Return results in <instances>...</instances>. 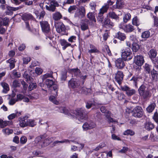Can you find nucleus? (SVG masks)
<instances>
[{"label": "nucleus", "instance_id": "obj_54", "mask_svg": "<svg viewBox=\"0 0 158 158\" xmlns=\"http://www.w3.org/2000/svg\"><path fill=\"white\" fill-rule=\"evenodd\" d=\"M103 51L106 54H108L109 56L111 55V53L109 47L108 46H106L105 48L103 49Z\"/></svg>", "mask_w": 158, "mask_h": 158}, {"label": "nucleus", "instance_id": "obj_37", "mask_svg": "<svg viewBox=\"0 0 158 158\" xmlns=\"http://www.w3.org/2000/svg\"><path fill=\"white\" fill-rule=\"evenodd\" d=\"M156 106L155 103H152L150 105L146 108V110L149 113H151L154 109Z\"/></svg>", "mask_w": 158, "mask_h": 158}, {"label": "nucleus", "instance_id": "obj_23", "mask_svg": "<svg viewBox=\"0 0 158 158\" xmlns=\"http://www.w3.org/2000/svg\"><path fill=\"white\" fill-rule=\"evenodd\" d=\"M60 43L61 45L62 46V49L64 50L67 47L70 46L71 44L69 43L66 40L63 39L60 40Z\"/></svg>", "mask_w": 158, "mask_h": 158}, {"label": "nucleus", "instance_id": "obj_24", "mask_svg": "<svg viewBox=\"0 0 158 158\" xmlns=\"http://www.w3.org/2000/svg\"><path fill=\"white\" fill-rule=\"evenodd\" d=\"M145 128L148 131L152 130L154 128V125L150 122H146L144 124Z\"/></svg>", "mask_w": 158, "mask_h": 158}, {"label": "nucleus", "instance_id": "obj_62", "mask_svg": "<svg viewBox=\"0 0 158 158\" xmlns=\"http://www.w3.org/2000/svg\"><path fill=\"white\" fill-rule=\"evenodd\" d=\"M27 141V139L26 137L25 136H23L21 137L20 139V143L21 144H25Z\"/></svg>", "mask_w": 158, "mask_h": 158}, {"label": "nucleus", "instance_id": "obj_7", "mask_svg": "<svg viewBox=\"0 0 158 158\" xmlns=\"http://www.w3.org/2000/svg\"><path fill=\"white\" fill-rule=\"evenodd\" d=\"M80 80L77 78H72L68 82V86L73 89L78 88L80 85Z\"/></svg>", "mask_w": 158, "mask_h": 158}, {"label": "nucleus", "instance_id": "obj_52", "mask_svg": "<svg viewBox=\"0 0 158 158\" xmlns=\"http://www.w3.org/2000/svg\"><path fill=\"white\" fill-rule=\"evenodd\" d=\"M77 9V8L76 6H70L68 9V11L70 13H73Z\"/></svg>", "mask_w": 158, "mask_h": 158}, {"label": "nucleus", "instance_id": "obj_31", "mask_svg": "<svg viewBox=\"0 0 158 158\" xmlns=\"http://www.w3.org/2000/svg\"><path fill=\"white\" fill-rule=\"evenodd\" d=\"M107 16L111 19H114L116 20H119V17L114 12H110L108 14Z\"/></svg>", "mask_w": 158, "mask_h": 158}, {"label": "nucleus", "instance_id": "obj_8", "mask_svg": "<svg viewBox=\"0 0 158 158\" xmlns=\"http://www.w3.org/2000/svg\"><path fill=\"white\" fill-rule=\"evenodd\" d=\"M132 115L136 118L141 117L143 114V111L142 108L139 106H136L132 111Z\"/></svg>", "mask_w": 158, "mask_h": 158}, {"label": "nucleus", "instance_id": "obj_60", "mask_svg": "<svg viewBox=\"0 0 158 158\" xmlns=\"http://www.w3.org/2000/svg\"><path fill=\"white\" fill-rule=\"evenodd\" d=\"M150 139L151 141L155 142L157 140L158 138L156 136L154 135L153 134L151 133L150 135Z\"/></svg>", "mask_w": 158, "mask_h": 158}, {"label": "nucleus", "instance_id": "obj_57", "mask_svg": "<svg viewBox=\"0 0 158 158\" xmlns=\"http://www.w3.org/2000/svg\"><path fill=\"white\" fill-rule=\"evenodd\" d=\"M3 132L6 135H9L12 133L13 131L9 128H6L2 130Z\"/></svg>", "mask_w": 158, "mask_h": 158}, {"label": "nucleus", "instance_id": "obj_5", "mask_svg": "<svg viewBox=\"0 0 158 158\" xmlns=\"http://www.w3.org/2000/svg\"><path fill=\"white\" fill-rule=\"evenodd\" d=\"M121 56L124 60L129 61L133 57L132 54L131 49L127 48L121 50Z\"/></svg>", "mask_w": 158, "mask_h": 158}, {"label": "nucleus", "instance_id": "obj_39", "mask_svg": "<svg viewBox=\"0 0 158 158\" xmlns=\"http://www.w3.org/2000/svg\"><path fill=\"white\" fill-rule=\"evenodd\" d=\"M98 21L100 23H102L104 21L103 15L98 13V16L96 17Z\"/></svg>", "mask_w": 158, "mask_h": 158}, {"label": "nucleus", "instance_id": "obj_33", "mask_svg": "<svg viewBox=\"0 0 158 158\" xmlns=\"http://www.w3.org/2000/svg\"><path fill=\"white\" fill-rule=\"evenodd\" d=\"M105 116L108 119V121L109 123H115L116 121L112 118L110 117V113L109 111L108 112L104 114Z\"/></svg>", "mask_w": 158, "mask_h": 158}, {"label": "nucleus", "instance_id": "obj_11", "mask_svg": "<svg viewBox=\"0 0 158 158\" xmlns=\"http://www.w3.org/2000/svg\"><path fill=\"white\" fill-rule=\"evenodd\" d=\"M121 89L126 92V94L128 96H130L135 94L136 91L134 89H131L129 87L127 86H121Z\"/></svg>", "mask_w": 158, "mask_h": 158}, {"label": "nucleus", "instance_id": "obj_3", "mask_svg": "<svg viewBox=\"0 0 158 158\" xmlns=\"http://www.w3.org/2000/svg\"><path fill=\"white\" fill-rule=\"evenodd\" d=\"M22 19L25 22V27L26 29L30 31H31L28 21L29 20H35V19L30 13H25L22 15Z\"/></svg>", "mask_w": 158, "mask_h": 158}, {"label": "nucleus", "instance_id": "obj_21", "mask_svg": "<svg viewBox=\"0 0 158 158\" xmlns=\"http://www.w3.org/2000/svg\"><path fill=\"white\" fill-rule=\"evenodd\" d=\"M89 48L90 49H89L88 51V52L89 53H99V51L97 48L95 46L92 44H90Z\"/></svg>", "mask_w": 158, "mask_h": 158}, {"label": "nucleus", "instance_id": "obj_29", "mask_svg": "<svg viewBox=\"0 0 158 158\" xmlns=\"http://www.w3.org/2000/svg\"><path fill=\"white\" fill-rule=\"evenodd\" d=\"M19 125L21 127H23L27 126V123L25 119V117L19 118Z\"/></svg>", "mask_w": 158, "mask_h": 158}, {"label": "nucleus", "instance_id": "obj_27", "mask_svg": "<svg viewBox=\"0 0 158 158\" xmlns=\"http://www.w3.org/2000/svg\"><path fill=\"white\" fill-rule=\"evenodd\" d=\"M151 73L152 80L156 81L158 79V71L153 69Z\"/></svg>", "mask_w": 158, "mask_h": 158}, {"label": "nucleus", "instance_id": "obj_26", "mask_svg": "<svg viewBox=\"0 0 158 158\" xmlns=\"http://www.w3.org/2000/svg\"><path fill=\"white\" fill-rule=\"evenodd\" d=\"M93 106H96V103L93 100H89L85 102V107L87 109H89Z\"/></svg>", "mask_w": 158, "mask_h": 158}, {"label": "nucleus", "instance_id": "obj_58", "mask_svg": "<svg viewBox=\"0 0 158 158\" xmlns=\"http://www.w3.org/2000/svg\"><path fill=\"white\" fill-rule=\"evenodd\" d=\"M153 64V69L158 71V60H153L152 62Z\"/></svg>", "mask_w": 158, "mask_h": 158}, {"label": "nucleus", "instance_id": "obj_41", "mask_svg": "<svg viewBox=\"0 0 158 158\" xmlns=\"http://www.w3.org/2000/svg\"><path fill=\"white\" fill-rule=\"evenodd\" d=\"M24 5H21L19 7H14L8 6L7 7V10L10 11H16L23 8Z\"/></svg>", "mask_w": 158, "mask_h": 158}, {"label": "nucleus", "instance_id": "obj_32", "mask_svg": "<svg viewBox=\"0 0 158 158\" xmlns=\"http://www.w3.org/2000/svg\"><path fill=\"white\" fill-rule=\"evenodd\" d=\"M87 18L91 21L96 22V21L94 12H89L87 15Z\"/></svg>", "mask_w": 158, "mask_h": 158}, {"label": "nucleus", "instance_id": "obj_55", "mask_svg": "<svg viewBox=\"0 0 158 158\" xmlns=\"http://www.w3.org/2000/svg\"><path fill=\"white\" fill-rule=\"evenodd\" d=\"M105 146L106 144L105 143H101L99 144V145L97 147H96L95 149H94V150L95 151H98L100 149L102 148L105 147Z\"/></svg>", "mask_w": 158, "mask_h": 158}, {"label": "nucleus", "instance_id": "obj_17", "mask_svg": "<svg viewBox=\"0 0 158 158\" xmlns=\"http://www.w3.org/2000/svg\"><path fill=\"white\" fill-rule=\"evenodd\" d=\"M59 4L58 2L55 1H52L50 2V5L49 6L46 5V8L47 10L53 12L56 9V7L58 6Z\"/></svg>", "mask_w": 158, "mask_h": 158}, {"label": "nucleus", "instance_id": "obj_22", "mask_svg": "<svg viewBox=\"0 0 158 158\" xmlns=\"http://www.w3.org/2000/svg\"><path fill=\"white\" fill-rule=\"evenodd\" d=\"M71 71L73 75L77 77H80L81 75V73L80 70L78 68L72 69H71Z\"/></svg>", "mask_w": 158, "mask_h": 158}, {"label": "nucleus", "instance_id": "obj_10", "mask_svg": "<svg viewBox=\"0 0 158 158\" xmlns=\"http://www.w3.org/2000/svg\"><path fill=\"white\" fill-rule=\"evenodd\" d=\"M141 67H138L135 69L136 76H133L131 78L130 80V81L132 82V84L136 88L137 87V81L139 78V77L138 76L139 74L140 73L141 70Z\"/></svg>", "mask_w": 158, "mask_h": 158}, {"label": "nucleus", "instance_id": "obj_40", "mask_svg": "<svg viewBox=\"0 0 158 158\" xmlns=\"http://www.w3.org/2000/svg\"><path fill=\"white\" fill-rule=\"evenodd\" d=\"M132 23L133 25L136 26H138L140 24L139 20L137 16L135 17L132 19Z\"/></svg>", "mask_w": 158, "mask_h": 158}, {"label": "nucleus", "instance_id": "obj_15", "mask_svg": "<svg viewBox=\"0 0 158 158\" xmlns=\"http://www.w3.org/2000/svg\"><path fill=\"white\" fill-rule=\"evenodd\" d=\"M134 62L139 66L141 67L144 63V61L143 57L141 55L135 56Z\"/></svg>", "mask_w": 158, "mask_h": 158}, {"label": "nucleus", "instance_id": "obj_61", "mask_svg": "<svg viewBox=\"0 0 158 158\" xmlns=\"http://www.w3.org/2000/svg\"><path fill=\"white\" fill-rule=\"evenodd\" d=\"M12 73L14 77L16 78H19L21 76L20 73L16 72L15 70L13 71Z\"/></svg>", "mask_w": 158, "mask_h": 158}, {"label": "nucleus", "instance_id": "obj_35", "mask_svg": "<svg viewBox=\"0 0 158 158\" xmlns=\"http://www.w3.org/2000/svg\"><path fill=\"white\" fill-rule=\"evenodd\" d=\"M151 66L147 63H145L144 65L143 66L144 68V70L145 72L148 74L150 73L151 71Z\"/></svg>", "mask_w": 158, "mask_h": 158}, {"label": "nucleus", "instance_id": "obj_43", "mask_svg": "<svg viewBox=\"0 0 158 158\" xmlns=\"http://www.w3.org/2000/svg\"><path fill=\"white\" fill-rule=\"evenodd\" d=\"M150 35V32L149 31H145L142 32L141 37L142 38L147 39Z\"/></svg>", "mask_w": 158, "mask_h": 158}, {"label": "nucleus", "instance_id": "obj_50", "mask_svg": "<svg viewBox=\"0 0 158 158\" xmlns=\"http://www.w3.org/2000/svg\"><path fill=\"white\" fill-rule=\"evenodd\" d=\"M62 17V15L59 12H57L53 15V18L55 20H57L60 19Z\"/></svg>", "mask_w": 158, "mask_h": 158}, {"label": "nucleus", "instance_id": "obj_30", "mask_svg": "<svg viewBox=\"0 0 158 158\" xmlns=\"http://www.w3.org/2000/svg\"><path fill=\"white\" fill-rule=\"evenodd\" d=\"M21 112L17 111L15 113H12L9 115L8 118L9 120H12L16 117H18L21 115Z\"/></svg>", "mask_w": 158, "mask_h": 158}, {"label": "nucleus", "instance_id": "obj_18", "mask_svg": "<svg viewBox=\"0 0 158 158\" xmlns=\"http://www.w3.org/2000/svg\"><path fill=\"white\" fill-rule=\"evenodd\" d=\"M149 55L152 62H153V60L155 61L158 60V57H156L157 52L155 50L151 49L150 50L149 53Z\"/></svg>", "mask_w": 158, "mask_h": 158}, {"label": "nucleus", "instance_id": "obj_12", "mask_svg": "<svg viewBox=\"0 0 158 158\" xmlns=\"http://www.w3.org/2000/svg\"><path fill=\"white\" fill-rule=\"evenodd\" d=\"M56 31L61 34L65 33L66 28L65 26L62 22H58L55 25Z\"/></svg>", "mask_w": 158, "mask_h": 158}, {"label": "nucleus", "instance_id": "obj_45", "mask_svg": "<svg viewBox=\"0 0 158 158\" xmlns=\"http://www.w3.org/2000/svg\"><path fill=\"white\" fill-rule=\"evenodd\" d=\"M131 15L130 13H127L123 17V22L126 23L131 19Z\"/></svg>", "mask_w": 158, "mask_h": 158}, {"label": "nucleus", "instance_id": "obj_14", "mask_svg": "<svg viewBox=\"0 0 158 158\" xmlns=\"http://www.w3.org/2000/svg\"><path fill=\"white\" fill-rule=\"evenodd\" d=\"M123 60V59L119 58L115 60V66L118 69H122L124 67L125 64Z\"/></svg>", "mask_w": 158, "mask_h": 158}, {"label": "nucleus", "instance_id": "obj_16", "mask_svg": "<svg viewBox=\"0 0 158 158\" xmlns=\"http://www.w3.org/2000/svg\"><path fill=\"white\" fill-rule=\"evenodd\" d=\"M103 27L106 28H111L114 26V23L109 18H106L102 24Z\"/></svg>", "mask_w": 158, "mask_h": 158}, {"label": "nucleus", "instance_id": "obj_25", "mask_svg": "<svg viewBox=\"0 0 158 158\" xmlns=\"http://www.w3.org/2000/svg\"><path fill=\"white\" fill-rule=\"evenodd\" d=\"M6 62L7 63H9V66L10 70H11L15 67V63L16 62L15 59L13 58H10L7 60Z\"/></svg>", "mask_w": 158, "mask_h": 158}, {"label": "nucleus", "instance_id": "obj_48", "mask_svg": "<svg viewBox=\"0 0 158 158\" xmlns=\"http://www.w3.org/2000/svg\"><path fill=\"white\" fill-rule=\"evenodd\" d=\"M46 84L48 87H51L54 84V81L52 79H47L45 81Z\"/></svg>", "mask_w": 158, "mask_h": 158}, {"label": "nucleus", "instance_id": "obj_9", "mask_svg": "<svg viewBox=\"0 0 158 158\" xmlns=\"http://www.w3.org/2000/svg\"><path fill=\"white\" fill-rule=\"evenodd\" d=\"M85 15V9L83 6H80L77 9L74 14V16L75 18H83Z\"/></svg>", "mask_w": 158, "mask_h": 158}, {"label": "nucleus", "instance_id": "obj_49", "mask_svg": "<svg viewBox=\"0 0 158 158\" xmlns=\"http://www.w3.org/2000/svg\"><path fill=\"white\" fill-rule=\"evenodd\" d=\"M70 140H69L67 139H64L62 140L61 141H59V140H56V141H55L53 143V144L55 146V144H57L59 143H69L70 142Z\"/></svg>", "mask_w": 158, "mask_h": 158}, {"label": "nucleus", "instance_id": "obj_38", "mask_svg": "<svg viewBox=\"0 0 158 158\" xmlns=\"http://www.w3.org/2000/svg\"><path fill=\"white\" fill-rule=\"evenodd\" d=\"M1 85L3 88L2 91L3 92L6 93L9 90V85L5 82L2 83Z\"/></svg>", "mask_w": 158, "mask_h": 158}, {"label": "nucleus", "instance_id": "obj_20", "mask_svg": "<svg viewBox=\"0 0 158 158\" xmlns=\"http://www.w3.org/2000/svg\"><path fill=\"white\" fill-rule=\"evenodd\" d=\"M9 19L7 17L0 18V25L7 27L9 25Z\"/></svg>", "mask_w": 158, "mask_h": 158}, {"label": "nucleus", "instance_id": "obj_4", "mask_svg": "<svg viewBox=\"0 0 158 158\" xmlns=\"http://www.w3.org/2000/svg\"><path fill=\"white\" fill-rule=\"evenodd\" d=\"M76 118L81 121V120H86L87 118L88 112L85 109L79 108L75 111Z\"/></svg>", "mask_w": 158, "mask_h": 158}, {"label": "nucleus", "instance_id": "obj_2", "mask_svg": "<svg viewBox=\"0 0 158 158\" xmlns=\"http://www.w3.org/2000/svg\"><path fill=\"white\" fill-rule=\"evenodd\" d=\"M138 91L140 96L144 99L148 98L150 96L149 90L144 84H142L139 87Z\"/></svg>", "mask_w": 158, "mask_h": 158}, {"label": "nucleus", "instance_id": "obj_13", "mask_svg": "<svg viewBox=\"0 0 158 158\" xmlns=\"http://www.w3.org/2000/svg\"><path fill=\"white\" fill-rule=\"evenodd\" d=\"M124 6V0H116L115 4L110 7V9L113 10L116 9H121Z\"/></svg>", "mask_w": 158, "mask_h": 158}, {"label": "nucleus", "instance_id": "obj_59", "mask_svg": "<svg viewBox=\"0 0 158 158\" xmlns=\"http://www.w3.org/2000/svg\"><path fill=\"white\" fill-rule=\"evenodd\" d=\"M24 96L21 94H18L16 95V101L19 102L22 100L24 98Z\"/></svg>", "mask_w": 158, "mask_h": 158}, {"label": "nucleus", "instance_id": "obj_63", "mask_svg": "<svg viewBox=\"0 0 158 158\" xmlns=\"http://www.w3.org/2000/svg\"><path fill=\"white\" fill-rule=\"evenodd\" d=\"M88 28V25L87 23H83L81 25V28L82 30L85 31Z\"/></svg>", "mask_w": 158, "mask_h": 158}, {"label": "nucleus", "instance_id": "obj_47", "mask_svg": "<svg viewBox=\"0 0 158 158\" xmlns=\"http://www.w3.org/2000/svg\"><path fill=\"white\" fill-rule=\"evenodd\" d=\"M108 8L105 5L100 9L98 13L103 15L104 13L107 12Z\"/></svg>", "mask_w": 158, "mask_h": 158}, {"label": "nucleus", "instance_id": "obj_34", "mask_svg": "<svg viewBox=\"0 0 158 158\" xmlns=\"http://www.w3.org/2000/svg\"><path fill=\"white\" fill-rule=\"evenodd\" d=\"M116 36L117 38L121 41H123L126 39L125 35L119 31L118 32Z\"/></svg>", "mask_w": 158, "mask_h": 158}, {"label": "nucleus", "instance_id": "obj_51", "mask_svg": "<svg viewBox=\"0 0 158 158\" xmlns=\"http://www.w3.org/2000/svg\"><path fill=\"white\" fill-rule=\"evenodd\" d=\"M135 134V132L131 129H127L123 133L124 135H133Z\"/></svg>", "mask_w": 158, "mask_h": 158}, {"label": "nucleus", "instance_id": "obj_42", "mask_svg": "<svg viewBox=\"0 0 158 158\" xmlns=\"http://www.w3.org/2000/svg\"><path fill=\"white\" fill-rule=\"evenodd\" d=\"M27 125L31 127H33L36 124V123L34 120L29 119L27 120Z\"/></svg>", "mask_w": 158, "mask_h": 158}, {"label": "nucleus", "instance_id": "obj_64", "mask_svg": "<svg viewBox=\"0 0 158 158\" xmlns=\"http://www.w3.org/2000/svg\"><path fill=\"white\" fill-rule=\"evenodd\" d=\"M152 118L156 123H158V113L157 112L154 113Z\"/></svg>", "mask_w": 158, "mask_h": 158}, {"label": "nucleus", "instance_id": "obj_36", "mask_svg": "<svg viewBox=\"0 0 158 158\" xmlns=\"http://www.w3.org/2000/svg\"><path fill=\"white\" fill-rule=\"evenodd\" d=\"M53 72L51 71L49 73H47L46 74H44L42 78V82L44 81L45 80H46V79L48 77L52 78Z\"/></svg>", "mask_w": 158, "mask_h": 158}, {"label": "nucleus", "instance_id": "obj_6", "mask_svg": "<svg viewBox=\"0 0 158 158\" xmlns=\"http://www.w3.org/2000/svg\"><path fill=\"white\" fill-rule=\"evenodd\" d=\"M124 75L123 72L118 70L114 74V80L119 85H120L123 81Z\"/></svg>", "mask_w": 158, "mask_h": 158}, {"label": "nucleus", "instance_id": "obj_56", "mask_svg": "<svg viewBox=\"0 0 158 158\" xmlns=\"http://www.w3.org/2000/svg\"><path fill=\"white\" fill-rule=\"evenodd\" d=\"M12 85L13 87L15 88L19 87L20 85V81L18 80H14L13 81Z\"/></svg>", "mask_w": 158, "mask_h": 158}, {"label": "nucleus", "instance_id": "obj_1", "mask_svg": "<svg viewBox=\"0 0 158 158\" xmlns=\"http://www.w3.org/2000/svg\"><path fill=\"white\" fill-rule=\"evenodd\" d=\"M42 30L46 36V39H49L52 40L53 38V35L50 26L48 22L46 21H42L40 23Z\"/></svg>", "mask_w": 158, "mask_h": 158}, {"label": "nucleus", "instance_id": "obj_46", "mask_svg": "<svg viewBox=\"0 0 158 158\" xmlns=\"http://www.w3.org/2000/svg\"><path fill=\"white\" fill-rule=\"evenodd\" d=\"M139 48V45L136 43H134L132 44V49L133 52H136Z\"/></svg>", "mask_w": 158, "mask_h": 158}, {"label": "nucleus", "instance_id": "obj_53", "mask_svg": "<svg viewBox=\"0 0 158 158\" xmlns=\"http://www.w3.org/2000/svg\"><path fill=\"white\" fill-rule=\"evenodd\" d=\"M46 137V135L45 134H44L43 135H41L40 136H39L36 137L35 139V142L37 143L39 142L41 139H44Z\"/></svg>", "mask_w": 158, "mask_h": 158}, {"label": "nucleus", "instance_id": "obj_19", "mask_svg": "<svg viewBox=\"0 0 158 158\" xmlns=\"http://www.w3.org/2000/svg\"><path fill=\"white\" fill-rule=\"evenodd\" d=\"M52 138H46L44 140V141L43 142V144H41V142L39 143V146H38L37 148L39 149L45 146H47L52 142Z\"/></svg>", "mask_w": 158, "mask_h": 158}, {"label": "nucleus", "instance_id": "obj_44", "mask_svg": "<svg viewBox=\"0 0 158 158\" xmlns=\"http://www.w3.org/2000/svg\"><path fill=\"white\" fill-rule=\"evenodd\" d=\"M57 96H55L52 95L50 96L49 98V100L56 105H58L59 102L56 100V97Z\"/></svg>", "mask_w": 158, "mask_h": 158}, {"label": "nucleus", "instance_id": "obj_28", "mask_svg": "<svg viewBox=\"0 0 158 158\" xmlns=\"http://www.w3.org/2000/svg\"><path fill=\"white\" fill-rule=\"evenodd\" d=\"M134 29L133 26L131 24H128L125 25L124 31L126 32H131L133 31Z\"/></svg>", "mask_w": 158, "mask_h": 158}]
</instances>
